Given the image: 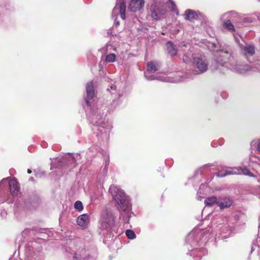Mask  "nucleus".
<instances>
[{"label": "nucleus", "mask_w": 260, "mask_h": 260, "mask_svg": "<svg viewBox=\"0 0 260 260\" xmlns=\"http://www.w3.org/2000/svg\"><path fill=\"white\" fill-rule=\"evenodd\" d=\"M94 96L93 84L91 81L86 85V95L84 97L85 103L83 104V107L87 118L96 127V137L107 138L112 126L110 122L105 121L104 117L106 116V109H103V107H96L93 105V99Z\"/></svg>", "instance_id": "nucleus-1"}, {"label": "nucleus", "mask_w": 260, "mask_h": 260, "mask_svg": "<svg viewBox=\"0 0 260 260\" xmlns=\"http://www.w3.org/2000/svg\"><path fill=\"white\" fill-rule=\"evenodd\" d=\"M214 233L210 231V227L205 230L194 229L190 232L186 239V243L188 252L187 254L193 256L196 259H200L203 256L207 254V250L202 247H196L197 246H202L206 245L211 236Z\"/></svg>", "instance_id": "nucleus-2"}, {"label": "nucleus", "mask_w": 260, "mask_h": 260, "mask_svg": "<svg viewBox=\"0 0 260 260\" xmlns=\"http://www.w3.org/2000/svg\"><path fill=\"white\" fill-rule=\"evenodd\" d=\"M100 234L106 238H112L116 233L117 225L115 223V217L108 210L102 211L99 221Z\"/></svg>", "instance_id": "nucleus-3"}, {"label": "nucleus", "mask_w": 260, "mask_h": 260, "mask_svg": "<svg viewBox=\"0 0 260 260\" xmlns=\"http://www.w3.org/2000/svg\"><path fill=\"white\" fill-rule=\"evenodd\" d=\"M109 192L113 197L115 206L120 213L129 212L132 209L129 198L122 189L115 185H112L109 188Z\"/></svg>", "instance_id": "nucleus-4"}, {"label": "nucleus", "mask_w": 260, "mask_h": 260, "mask_svg": "<svg viewBox=\"0 0 260 260\" xmlns=\"http://www.w3.org/2000/svg\"><path fill=\"white\" fill-rule=\"evenodd\" d=\"M74 249L72 250L73 253V260L94 259L97 257V250L92 247L90 250H86L84 243L80 240H76L74 242Z\"/></svg>", "instance_id": "nucleus-5"}, {"label": "nucleus", "mask_w": 260, "mask_h": 260, "mask_svg": "<svg viewBox=\"0 0 260 260\" xmlns=\"http://www.w3.org/2000/svg\"><path fill=\"white\" fill-rule=\"evenodd\" d=\"M80 158V155L78 154H76L75 156L68 155L60 158H53L51 161V169L54 168H62L71 166H75L76 160Z\"/></svg>", "instance_id": "nucleus-6"}, {"label": "nucleus", "mask_w": 260, "mask_h": 260, "mask_svg": "<svg viewBox=\"0 0 260 260\" xmlns=\"http://www.w3.org/2000/svg\"><path fill=\"white\" fill-rule=\"evenodd\" d=\"M229 59L231 61L230 63L224 62V64H225V68L241 74H244L250 72V66L242 64L235 58L231 57Z\"/></svg>", "instance_id": "nucleus-7"}, {"label": "nucleus", "mask_w": 260, "mask_h": 260, "mask_svg": "<svg viewBox=\"0 0 260 260\" xmlns=\"http://www.w3.org/2000/svg\"><path fill=\"white\" fill-rule=\"evenodd\" d=\"M231 57L235 58L232 55V49L228 47L218 51L214 56V60L219 65L225 67L224 62L230 63L231 61L229 59Z\"/></svg>", "instance_id": "nucleus-8"}, {"label": "nucleus", "mask_w": 260, "mask_h": 260, "mask_svg": "<svg viewBox=\"0 0 260 260\" xmlns=\"http://www.w3.org/2000/svg\"><path fill=\"white\" fill-rule=\"evenodd\" d=\"M193 66L195 69L194 74L196 75L206 72L208 69V63L205 57L195 56L193 58Z\"/></svg>", "instance_id": "nucleus-9"}, {"label": "nucleus", "mask_w": 260, "mask_h": 260, "mask_svg": "<svg viewBox=\"0 0 260 260\" xmlns=\"http://www.w3.org/2000/svg\"><path fill=\"white\" fill-rule=\"evenodd\" d=\"M147 66V70L144 72V76L146 79L148 80L160 79L156 75H150L151 74L155 73L159 69L160 66L159 63L156 61H151L148 62Z\"/></svg>", "instance_id": "nucleus-10"}, {"label": "nucleus", "mask_w": 260, "mask_h": 260, "mask_svg": "<svg viewBox=\"0 0 260 260\" xmlns=\"http://www.w3.org/2000/svg\"><path fill=\"white\" fill-rule=\"evenodd\" d=\"M236 41L239 45L240 52L245 57L251 56L255 53V46L253 43L244 42L243 44L239 42V40L236 38Z\"/></svg>", "instance_id": "nucleus-11"}, {"label": "nucleus", "mask_w": 260, "mask_h": 260, "mask_svg": "<svg viewBox=\"0 0 260 260\" xmlns=\"http://www.w3.org/2000/svg\"><path fill=\"white\" fill-rule=\"evenodd\" d=\"M238 17V14L234 11H230L228 13L224 14L222 15L223 18L228 19L223 23V26L224 28L228 29L230 31H235L234 26L232 21L235 22L236 21V18Z\"/></svg>", "instance_id": "nucleus-12"}, {"label": "nucleus", "mask_w": 260, "mask_h": 260, "mask_svg": "<svg viewBox=\"0 0 260 260\" xmlns=\"http://www.w3.org/2000/svg\"><path fill=\"white\" fill-rule=\"evenodd\" d=\"M8 182L10 191L13 195H16L19 192L20 188L17 180L15 178L10 179L8 182V178H4L0 182V186Z\"/></svg>", "instance_id": "nucleus-13"}, {"label": "nucleus", "mask_w": 260, "mask_h": 260, "mask_svg": "<svg viewBox=\"0 0 260 260\" xmlns=\"http://www.w3.org/2000/svg\"><path fill=\"white\" fill-rule=\"evenodd\" d=\"M110 88V90L108 88L107 90L110 91L111 94L114 95V98H115V99H113L112 101V107L109 108V109L112 110L118 105L117 99H119L123 95V92L120 90H117L116 86L114 84H112Z\"/></svg>", "instance_id": "nucleus-14"}, {"label": "nucleus", "mask_w": 260, "mask_h": 260, "mask_svg": "<svg viewBox=\"0 0 260 260\" xmlns=\"http://www.w3.org/2000/svg\"><path fill=\"white\" fill-rule=\"evenodd\" d=\"M233 204L232 200L226 196L218 197L217 206L219 207L220 210L230 207Z\"/></svg>", "instance_id": "nucleus-15"}, {"label": "nucleus", "mask_w": 260, "mask_h": 260, "mask_svg": "<svg viewBox=\"0 0 260 260\" xmlns=\"http://www.w3.org/2000/svg\"><path fill=\"white\" fill-rule=\"evenodd\" d=\"M144 0H131L128 8L132 12L139 11L144 7Z\"/></svg>", "instance_id": "nucleus-16"}, {"label": "nucleus", "mask_w": 260, "mask_h": 260, "mask_svg": "<svg viewBox=\"0 0 260 260\" xmlns=\"http://www.w3.org/2000/svg\"><path fill=\"white\" fill-rule=\"evenodd\" d=\"M126 4L125 2H121L118 7L117 5L114 8L112 12V16L114 14H117L118 12L121 19L124 20L125 18Z\"/></svg>", "instance_id": "nucleus-17"}, {"label": "nucleus", "mask_w": 260, "mask_h": 260, "mask_svg": "<svg viewBox=\"0 0 260 260\" xmlns=\"http://www.w3.org/2000/svg\"><path fill=\"white\" fill-rule=\"evenodd\" d=\"M26 258L25 260H39L38 255L33 251V248L31 246H27L25 248Z\"/></svg>", "instance_id": "nucleus-18"}, {"label": "nucleus", "mask_w": 260, "mask_h": 260, "mask_svg": "<svg viewBox=\"0 0 260 260\" xmlns=\"http://www.w3.org/2000/svg\"><path fill=\"white\" fill-rule=\"evenodd\" d=\"M89 221V216L87 214L80 215L77 219V223L80 226L85 228Z\"/></svg>", "instance_id": "nucleus-19"}, {"label": "nucleus", "mask_w": 260, "mask_h": 260, "mask_svg": "<svg viewBox=\"0 0 260 260\" xmlns=\"http://www.w3.org/2000/svg\"><path fill=\"white\" fill-rule=\"evenodd\" d=\"M227 228L228 226L226 225H222L221 227L216 226L215 231H213L212 229L210 228V231H212L214 233V235L211 236V238L215 236L218 237V238H220L219 235H222V233H229L228 235H230L231 232H229Z\"/></svg>", "instance_id": "nucleus-20"}, {"label": "nucleus", "mask_w": 260, "mask_h": 260, "mask_svg": "<svg viewBox=\"0 0 260 260\" xmlns=\"http://www.w3.org/2000/svg\"><path fill=\"white\" fill-rule=\"evenodd\" d=\"M234 175H244L248 176H253L252 174L247 169L241 167H233Z\"/></svg>", "instance_id": "nucleus-21"}, {"label": "nucleus", "mask_w": 260, "mask_h": 260, "mask_svg": "<svg viewBox=\"0 0 260 260\" xmlns=\"http://www.w3.org/2000/svg\"><path fill=\"white\" fill-rule=\"evenodd\" d=\"M233 168L225 167L224 169L219 171L215 175L219 177H223L227 175H234Z\"/></svg>", "instance_id": "nucleus-22"}, {"label": "nucleus", "mask_w": 260, "mask_h": 260, "mask_svg": "<svg viewBox=\"0 0 260 260\" xmlns=\"http://www.w3.org/2000/svg\"><path fill=\"white\" fill-rule=\"evenodd\" d=\"M167 48L168 53L172 56L177 54V50L175 46L171 41H169L167 43Z\"/></svg>", "instance_id": "nucleus-23"}, {"label": "nucleus", "mask_w": 260, "mask_h": 260, "mask_svg": "<svg viewBox=\"0 0 260 260\" xmlns=\"http://www.w3.org/2000/svg\"><path fill=\"white\" fill-rule=\"evenodd\" d=\"M218 197L212 196L207 198L204 201V203L206 206H212L214 205H217V201Z\"/></svg>", "instance_id": "nucleus-24"}, {"label": "nucleus", "mask_w": 260, "mask_h": 260, "mask_svg": "<svg viewBox=\"0 0 260 260\" xmlns=\"http://www.w3.org/2000/svg\"><path fill=\"white\" fill-rule=\"evenodd\" d=\"M185 19L192 20L196 18L197 15L194 11L188 9L185 11Z\"/></svg>", "instance_id": "nucleus-25"}, {"label": "nucleus", "mask_w": 260, "mask_h": 260, "mask_svg": "<svg viewBox=\"0 0 260 260\" xmlns=\"http://www.w3.org/2000/svg\"><path fill=\"white\" fill-rule=\"evenodd\" d=\"M25 204L27 208L31 209L37 207L39 204V201L37 199L33 200H30V201L25 202Z\"/></svg>", "instance_id": "nucleus-26"}, {"label": "nucleus", "mask_w": 260, "mask_h": 260, "mask_svg": "<svg viewBox=\"0 0 260 260\" xmlns=\"http://www.w3.org/2000/svg\"><path fill=\"white\" fill-rule=\"evenodd\" d=\"M251 147L260 152V141L258 140L252 141L251 143Z\"/></svg>", "instance_id": "nucleus-27"}, {"label": "nucleus", "mask_w": 260, "mask_h": 260, "mask_svg": "<svg viewBox=\"0 0 260 260\" xmlns=\"http://www.w3.org/2000/svg\"><path fill=\"white\" fill-rule=\"evenodd\" d=\"M250 71L260 72V61L255 62L253 64L250 66Z\"/></svg>", "instance_id": "nucleus-28"}, {"label": "nucleus", "mask_w": 260, "mask_h": 260, "mask_svg": "<svg viewBox=\"0 0 260 260\" xmlns=\"http://www.w3.org/2000/svg\"><path fill=\"white\" fill-rule=\"evenodd\" d=\"M109 165V157L108 158L105 160L104 166L103 169L102 174L103 176H106L107 174L108 170V166Z\"/></svg>", "instance_id": "nucleus-29"}, {"label": "nucleus", "mask_w": 260, "mask_h": 260, "mask_svg": "<svg viewBox=\"0 0 260 260\" xmlns=\"http://www.w3.org/2000/svg\"><path fill=\"white\" fill-rule=\"evenodd\" d=\"M116 60V55L114 53H109L106 55V61L107 62H113Z\"/></svg>", "instance_id": "nucleus-30"}, {"label": "nucleus", "mask_w": 260, "mask_h": 260, "mask_svg": "<svg viewBox=\"0 0 260 260\" xmlns=\"http://www.w3.org/2000/svg\"><path fill=\"white\" fill-rule=\"evenodd\" d=\"M125 235L129 239H134L136 236L134 232L131 230H127L125 231Z\"/></svg>", "instance_id": "nucleus-31"}, {"label": "nucleus", "mask_w": 260, "mask_h": 260, "mask_svg": "<svg viewBox=\"0 0 260 260\" xmlns=\"http://www.w3.org/2000/svg\"><path fill=\"white\" fill-rule=\"evenodd\" d=\"M169 7L170 8L172 12L175 13L177 15L179 14L176 6L174 2L170 1Z\"/></svg>", "instance_id": "nucleus-32"}, {"label": "nucleus", "mask_w": 260, "mask_h": 260, "mask_svg": "<svg viewBox=\"0 0 260 260\" xmlns=\"http://www.w3.org/2000/svg\"><path fill=\"white\" fill-rule=\"evenodd\" d=\"M74 207L76 210H77L79 212L82 211V210L83 209L82 203L80 201H77L75 203Z\"/></svg>", "instance_id": "nucleus-33"}, {"label": "nucleus", "mask_w": 260, "mask_h": 260, "mask_svg": "<svg viewBox=\"0 0 260 260\" xmlns=\"http://www.w3.org/2000/svg\"><path fill=\"white\" fill-rule=\"evenodd\" d=\"M191 55L184 54L183 56V60L184 62L187 63L189 62L191 60Z\"/></svg>", "instance_id": "nucleus-34"}, {"label": "nucleus", "mask_w": 260, "mask_h": 260, "mask_svg": "<svg viewBox=\"0 0 260 260\" xmlns=\"http://www.w3.org/2000/svg\"><path fill=\"white\" fill-rule=\"evenodd\" d=\"M115 24L116 26H118L119 25V21H115Z\"/></svg>", "instance_id": "nucleus-35"}, {"label": "nucleus", "mask_w": 260, "mask_h": 260, "mask_svg": "<svg viewBox=\"0 0 260 260\" xmlns=\"http://www.w3.org/2000/svg\"><path fill=\"white\" fill-rule=\"evenodd\" d=\"M9 260H16L14 257H11L9 258Z\"/></svg>", "instance_id": "nucleus-36"}, {"label": "nucleus", "mask_w": 260, "mask_h": 260, "mask_svg": "<svg viewBox=\"0 0 260 260\" xmlns=\"http://www.w3.org/2000/svg\"><path fill=\"white\" fill-rule=\"evenodd\" d=\"M257 164L260 166V157L258 159Z\"/></svg>", "instance_id": "nucleus-37"}, {"label": "nucleus", "mask_w": 260, "mask_h": 260, "mask_svg": "<svg viewBox=\"0 0 260 260\" xmlns=\"http://www.w3.org/2000/svg\"><path fill=\"white\" fill-rule=\"evenodd\" d=\"M201 199H202L201 197H200V196H198V200H201Z\"/></svg>", "instance_id": "nucleus-38"}, {"label": "nucleus", "mask_w": 260, "mask_h": 260, "mask_svg": "<svg viewBox=\"0 0 260 260\" xmlns=\"http://www.w3.org/2000/svg\"><path fill=\"white\" fill-rule=\"evenodd\" d=\"M27 172H28V173H31V171L30 169H28L27 170Z\"/></svg>", "instance_id": "nucleus-39"}, {"label": "nucleus", "mask_w": 260, "mask_h": 260, "mask_svg": "<svg viewBox=\"0 0 260 260\" xmlns=\"http://www.w3.org/2000/svg\"><path fill=\"white\" fill-rule=\"evenodd\" d=\"M257 18L258 20H260V14H259L257 16Z\"/></svg>", "instance_id": "nucleus-40"}, {"label": "nucleus", "mask_w": 260, "mask_h": 260, "mask_svg": "<svg viewBox=\"0 0 260 260\" xmlns=\"http://www.w3.org/2000/svg\"><path fill=\"white\" fill-rule=\"evenodd\" d=\"M227 237V236L225 235V236H223L221 237V238H226Z\"/></svg>", "instance_id": "nucleus-41"}, {"label": "nucleus", "mask_w": 260, "mask_h": 260, "mask_svg": "<svg viewBox=\"0 0 260 260\" xmlns=\"http://www.w3.org/2000/svg\"><path fill=\"white\" fill-rule=\"evenodd\" d=\"M254 250V247L252 246L251 248V252H252V251Z\"/></svg>", "instance_id": "nucleus-42"}, {"label": "nucleus", "mask_w": 260, "mask_h": 260, "mask_svg": "<svg viewBox=\"0 0 260 260\" xmlns=\"http://www.w3.org/2000/svg\"><path fill=\"white\" fill-rule=\"evenodd\" d=\"M29 180H31V181H33L34 180V178L33 177H31L29 178Z\"/></svg>", "instance_id": "nucleus-43"}, {"label": "nucleus", "mask_w": 260, "mask_h": 260, "mask_svg": "<svg viewBox=\"0 0 260 260\" xmlns=\"http://www.w3.org/2000/svg\"><path fill=\"white\" fill-rule=\"evenodd\" d=\"M214 223H215L214 221H212V226H213V224H214Z\"/></svg>", "instance_id": "nucleus-44"}, {"label": "nucleus", "mask_w": 260, "mask_h": 260, "mask_svg": "<svg viewBox=\"0 0 260 260\" xmlns=\"http://www.w3.org/2000/svg\"><path fill=\"white\" fill-rule=\"evenodd\" d=\"M259 2H260V0H258Z\"/></svg>", "instance_id": "nucleus-45"}]
</instances>
